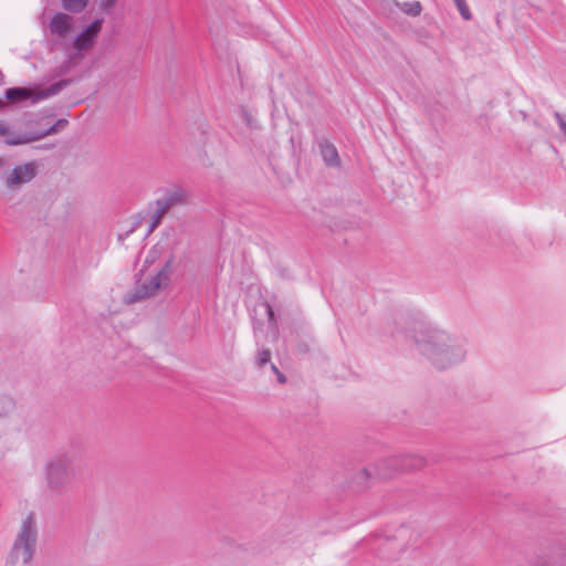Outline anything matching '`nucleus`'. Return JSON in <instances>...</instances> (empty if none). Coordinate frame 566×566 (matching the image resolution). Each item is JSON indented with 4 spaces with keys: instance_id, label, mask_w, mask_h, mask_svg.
I'll list each match as a JSON object with an SVG mask.
<instances>
[{
    "instance_id": "obj_1",
    "label": "nucleus",
    "mask_w": 566,
    "mask_h": 566,
    "mask_svg": "<svg viewBox=\"0 0 566 566\" xmlns=\"http://www.w3.org/2000/svg\"><path fill=\"white\" fill-rule=\"evenodd\" d=\"M421 353L439 369H444L462 361L465 350L459 339L443 331H430L417 339Z\"/></svg>"
},
{
    "instance_id": "obj_2",
    "label": "nucleus",
    "mask_w": 566,
    "mask_h": 566,
    "mask_svg": "<svg viewBox=\"0 0 566 566\" xmlns=\"http://www.w3.org/2000/svg\"><path fill=\"white\" fill-rule=\"evenodd\" d=\"M74 460L66 453L56 454L48 460L44 467L46 491L54 496L70 492L75 479Z\"/></svg>"
},
{
    "instance_id": "obj_3",
    "label": "nucleus",
    "mask_w": 566,
    "mask_h": 566,
    "mask_svg": "<svg viewBox=\"0 0 566 566\" xmlns=\"http://www.w3.org/2000/svg\"><path fill=\"white\" fill-rule=\"evenodd\" d=\"M38 541L36 522L33 515H28L7 556L6 566H17L19 562L29 565L34 556Z\"/></svg>"
},
{
    "instance_id": "obj_4",
    "label": "nucleus",
    "mask_w": 566,
    "mask_h": 566,
    "mask_svg": "<svg viewBox=\"0 0 566 566\" xmlns=\"http://www.w3.org/2000/svg\"><path fill=\"white\" fill-rule=\"evenodd\" d=\"M174 258L164 264V266L154 275L137 279L134 290L127 295L126 303H135L157 295L166 289L170 282Z\"/></svg>"
},
{
    "instance_id": "obj_5",
    "label": "nucleus",
    "mask_w": 566,
    "mask_h": 566,
    "mask_svg": "<svg viewBox=\"0 0 566 566\" xmlns=\"http://www.w3.org/2000/svg\"><path fill=\"white\" fill-rule=\"evenodd\" d=\"M103 20L96 19L87 25L73 41L74 52L62 64L61 72H69L72 67L78 65L83 59V52L92 50L96 43V39L102 30Z\"/></svg>"
},
{
    "instance_id": "obj_6",
    "label": "nucleus",
    "mask_w": 566,
    "mask_h": 566,
    "mask_svg": "<svg viewBox=\"0 0 566 566\" xmlns=\"http://www.w3.org/2000/svg\"><path fill=\"white\" fill-rule=\"evenodd\" d=\"M70 80H61L51 86L39 91L38 93H34L33 91L29 88H21V87H13L9 88L6 92V97L10 101H24L28 98H31L32 102H38L40 99H44L48 97H51L53 95H56L60 93L63 88H65L70 84Z\"/></svg>"
},
{
    "instance_id": "obj_7",
    "label": "nucleus",
    "mask_w": 566,
    "mask_h": 566,
    "mask_svg": "<svg viewBox=\"0 0 566 566\" xmlns=\"http://www.w3.org/2000/svg\"><path fill=\"white\" fill-rule=\"evenodd\" d=\"M397 473H401V471L398 455H395L381 459L378 462H376L374 465V472H370L366 468L359 470L356 474V480L367 481L371 474H375L380 479H388Z\"/></svg>"
},
{
    "instance_id": "obj_8",
    "label": "nucleus",
    "mask_w": 566,
    "mask_h": 566,
    "mask_svg": "<svg viewBox=\"0 0 566 566\" xmlns=\"http://www.w3.org/2000/svg\"><path fill=\"white\" fill-rule=\"evenodd\" d=\"M36 165L34 163H25L12 169L6 176V186L10 190H18L23 185L33 180L36 176Z\"/></svg>"
},
{
    "instance_id": "obj_9",
    "label": "nucleus",
    "mask_w": 566,
    "mask_h": 566,
    "mask_svg": "<svg viewBox=\"0 0 566 566\" xmlns=\"http://www.w3.org/2000/svg\"><path fill=\"white\" fill-rule=\"evenodd\" d=\"M418 533L409 527H401L398 530L392 541L388 542V548L394 551L392 558H398L402 553L409 548H413L418 543Z\"/></svg>"
},
{
    "instance_id": "obj_10",
    "label": "nucleus",
    "mask_w": 566,
    "mask_h": 566,
    "mask_svg": "<svg viewBox=\"0 0 566 566\" xmlns=\"http://www.w3.org/2000/svg\"><path fill=\"white\" fill-rule=\"evenodd\" d=\"M0 137L4 138V143L9 146L24 145L33 142L30 132L21 133L13 130L10 125L0 120Z\"/></svg>"
},
{
    "instance_id": "obj_11",
    "label": "nucleus",
    "mask_w": 566,
    "mask_h": 566,
    "mask_svg": "<svg viewBox=\"0 0 566 566\" xmlns=\"http://www.w3.org/2000/svg\"><path fill=\"white\" fill-rule=\"evenodd\" d=\"M533 566H566V548H553L546 555L538 556Z\"/></svg>"
},
{
    "instance_id": "obj_12",
    "label": "nucleus",
    "mask_w": 566,
    "mask_h": 566,
    "mask_svg": "<svg viewBox=\"0 0 566 566\" xmlns=\"http://www.w3.org/2000/svg\"><path fill=\"white\" fill-rule=\"evenodd\" d=\"M73 27V18L66 13L57 12L51 19L50 31L57 36H65Z\"/></svg>"
},
{
    "instance_id": "obj_13",
    "label": "nucleus",
    "mask_w": 566,
    "mask_h": 566,
    "mask_svg": "<svg viewBox=\"0 0 566 566\" xmlns=\"http://www.w3.org/2000/svg\"><path fill=\"white\" fill-rule=\"evenodd\" d=\"M398 459L401 473L421 470L427 465L426 458L419 454H402Z\"/></svg>"
},
{
    "instance_id": "obj_14",
    "label": "nucleus",
    "mask_w": 566,
    "mask_h": 566,
    "mask_svg": "<svg viewBox=\"0 0 566 566\" xmlns=\"http://www.w3.org/2000/svg\"><path fill=\"white\" fill-rule=\"evenodd\" d=\"M187 195L182 190H174L156 200L155 206H161L167 212L174 207L185 205Z\"/></svg>"
},
{
    "instance_id": "obj_15",
    "label": "nucleus",
    "mask_w": 566,
    "mask_h": 566,
    "mask_svg": "<svg viewBox=\"0 0 566 566\" xmlns=\"http://www.w3.org/2000/svg\"><path fill=\"white\" fill-rule=\"evenodd\" d=\"M321 154L323 157V160L326 165L333 166V167H339L340 166V158L338 156V151L336 147L328 142H323L319 144Z\"/></svg>"
},
{
    "instance_id": "obj_16",
    "label": "nucleus",
    "mask_w": 566,
    "mask_h": 566,
    "mask_svg": "<svg viewBox=\"0 0 566 566\" xmlns=\"http://www.w3.org/2000/svg\"><path fill=\"white\" fill-rule=\"evenodd\" d=\"M67 125V120L64 118H60L53 124L50 128L42 130V132H30L31 137L33 138V142L40 140L49 135H53L57 133L59 130L63 129Z\"/></svg>"
},
{
    "instance_id": "obj_17",
    "label": "nucleus",
    "mask_w": 566,
    "mask_h": 566,
    "mask_svg": "<svg viewBox=\"0 0 566 566\" xmlns=\"http://www.w3.org/2000/svg\"><path fill=\"white\" fill-rule=\"evenodd\" d=\"M396 6L406 14L418 17L422 11V6L419 1L411 2H396Z\"/></svg>"
},
{
    "instance_id": "obj_18",
    "label": "nucleus",
    "mask_w": 566,
    "mask_h": 566,
    "mask_svg": "<svg viewBox=\"0 0 566 566\" xmlns=\"http://www.w3.org/2000/svg\"><path fill=\"white\" fill-rule=\"evenodd\" d=\"M62 6L66 11L73 12V13H80L82 12L87 3L88 0H61Z\"/></svg>"
},
{
    "instance_id": "obj_19",
    "label": "nucleus",
    "mask_w": 566,
    "mask_h": 566,
    "mask_svg": "<svg viewBox=\"0 0 566 566\" xmlns=\"http://www.w3.org/2000/svg\"><path fill=\"white\" fill-rule=\"evenodd\" d=\"M15 403L11 397L0 396V418L8 417L14 410Z\"/></svg>"
},
{
    "instance_id": "obj_20",
    "label": "nucleus",
    "mask_w": 566,
    "mask_h": 566,
    "mask_svg": "<svg viewBox=\"0 0 566 566\" xmlns=\"http://www.w3.org/2000/svg\"><path fill=\"white\" fill-rule=\"evenodd\" d=\"M166 213H167V211L161 206H156V208L150 217L149 232H153L160 224V222Z\"/></svg>"
},
{
    "instance_id": "obj_21",
    "label": "nucleus",
    "mask_w": 566,
    "mask_h": 566,
    "mask_svg": "<svg viewBox=\"0 0 566 566\" xmlns=\"http://www.w3.org/2000/svg\"><path fill=\"white\" fill-rule=\"evenodd\" d=\"M271 358V352L269 349H261L258 352L255 363L258 367L263 368Z\"/></svg>"
},
{
    "instance_id": "obj_22",
    "label": "nucleus",
    "mask_w": 566,
    "mask_h": 566,
    "mask_svg": "<svg viewBox=\"0 0 566 566\" xmlns=\"http://www.w3.org/2000/svg\"><path fill=\"white\" fill-rule=\"evenodd\" d=\"M462 18L464 20H470L471 19V12L465 3V0H454Z\"/></svg>"
},
{
    "instance_id": "obj_23",
    "label": "nucleus",
    "mask_w": 566,
    "mask_h": 566,
    "mask_svg": "<svg viewBox=\"0 0 566 566\" xmlns=\"http://www.w3.org/2000/svg\"><path fill=\"white\" fill-rule=\"evenodd\" d=\"M266 306V313H268V318H269V323L272 327H276V319H275V315H274V311L272 308V306L270 304H265Z\"/></svg>"
},
{
    "instance_id": "obj_24",
    "label": "nucleus",
    "mask_w": 566,
    "mask_h": 566,
    "mask_svg": "<svg viewBox=\"0 0 566 566\" xmlns=\"http://www.w3.org/2000/svg\"><path fill=\"white\" fill-rule=\"evenodd\" d=\"M117 0H101V7L104 11H109Z\"/></svg>"
},
{
    "instance_id": "obj_25",
    "label": "nucleus",
    "mask_w": 566,
    "mask_h": 566,
    "mask_svg": "<svg viewBox=\"0 0 566 566\" xmlns=\"http://www.w3.org/2000/svg\"><path fill=\"white\" fill-rule=\"evenodd\" d=\"M276 376L279 382L284 384L286 381V377L281 371Z\"/></svg>"
},
{
    "instance_id": "obj_26",
    "label": "nucleus",
    "mask_w": 566,
    "mask_h": 566,
    "mask_svg": "<svg viewBox=\"0 0 566 566\" xmlns=\"http://www.w3.org/2000/svg\"><path fill=\"white\" fill-rule=\"evenodd\" d=\"M271 369L273 370V373L275 375H277L280 373L279 368L275 365H273V364L271 365Z\"/></svg>"
},
{
    "instance_id": "obj_27",
    "label": "nucleus",
    "mask_w": 566,
    "mask_h": 566,
    "mask_svg": "<svg viewBox=\"0 0 566 566\" xmlns=\"http://www.w3.org/2000/svg\"><path fill=\"white\" fill-rule=\"evenodd\" d=\"M4 166V160L0 158V168Z\"/></svg>"
},
{
    "instance_id": "obj_28",
    "label": "nucleus",
    "mask_w": 566,
    "mask_h": 566,
    "mask_svg": "<svg viewBox=\"0 0 566 566\" xmlns=\"http://www.w3.org/2000/svg\"><path fill=\"white\" fill-rule=\"evenodd\" d=\"M150 262H153V259L151 260H148V259L145 260V263H150Z\"/></svg>"
}]
</instances>
